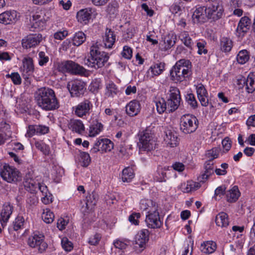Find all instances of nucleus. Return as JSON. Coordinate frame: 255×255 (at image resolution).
Segmentation results:
<instances>
[{
  "mask_svg": "<svg viewBox=\"0 0 255 255\" xmlns=\"http://www.w3.org/2000/svg\"><path fill=\"white\" fill-rule=\"evenodd\" d=\"M35 99L37 105L45 111H53L60 107L54 91L49 88H41L35 93Z\"/></svg>",
  "mask_w": 255,
  "mask_h": 255,
  "instance_id": "1",
  "label": "nucleus"
},
{
  "mask_svg": "<svg viewBox=\"0 0 255 255\" xmlns=\"http://www.w3.org/2000/svg\"><path fill=\"white\" fill-rule=\"evenodd\" d=\"M109 59L108 53L100 51L99 47L93 44L90 47L89 56L83 59V64L89 67L98 69L103 67Z\"/></svg>",
  "mask_w": 255,
  "mask_h": 255,
  "instance_id": "2",
  "label": "nucleus"
},
{
  "mask_svg": "<svg viewBox=\"0 0 255 255\" xmlns=\"http://www.w3.org/2000/svg\"><path fill=\"white\" fill-rule=\"evenodd\" d=\"M191 75V62L185 59L177 61L170 71L171 80L176 83L184 81L185 78L189 77Z\"/></svg>",
  "mask_w": 255,
  "mask_h": 255,
  "instance_id": "3",
  "label": "nucleus"
},
{
  "mask_svg": "<svg viewBox=\"0 0 255 255\" xmlns=\"http://www.w3.org/2000/svg\"><path fill=\"white\" fill-rule=\"evenodd\" d=\"M139 148L142 150L150 151L156 147V141L153 135L148 129L139 132L138 134Z\"/></svg>",
  "mask_w": 255,
  "mask_h": 255,
  "instance_id": "4",
  "label": "nucleus"
},
{
  "mask_svg": "<svg viewBox=\"0 0 255 255\" xmlns=\"http://www.w3.org/2000/svg\"><path fill=\"white\" fill-rule=\"evenodd\" d=\"M56 69L62 73L67 72L74 75H80L86 72V69L83 66L71 60L58 63Z\"/></svg>",
  "mask_w": 255,
  "mask_h": 255,
  "instance_id": "5",
  "label": "nucleus"
},
{
  "mask_svg": "<svg viewBox=\"0 0 255 255\" xmlns=\"http://www.w3.org/2000/svg\"><path fill=\"white\" fill-rule=\"evenodd\" d=\"M198 121L194 116L185 115L180 119V129L185 134H190L195 131L198 128Z\"/></svg>",
  "mask_w": 255,
  "mask_h": 255,
  "instance_id": "6",
  "label": "nucleus"
},
{
  "mask_svg": "<svg viewBox=\"0 0 255 255\" xmlns=\"http://www.w3.org/2000/svg\"><path fill=\"white\" fill-rule=\"evenodd\" d=\"M0 174L1 178L8 183L15 182L20 177L19 171L6 163L0 167Z\"/></svg>",
  "mask_w": 255,
  "mask_h": 255,
  "instance_id": "7",
  "label": "nucleus"
},
{
  "mask_svg": "<svg viewBox=\"0 0 255 255\" xmlns=\"http://www.w3.org/2000/svg\"><path fill=\"white\" fill-rule=\"evenodd\" d=\"M44 235L39 232H34L28 239V245L33 248H36L38 251L42 253L47 248V244L44 241Z\"/></svg>",
  "mask_w": 255,
  "mask_h": 255,
  "instance_id": "8",
  "label": "nucleus"
},
{
  "mask_svg": "<svg viewBox=\"0 0 255 255\" xmlns=\"http://www.w3.org/2000/svg\"><path fill=\"white\" fill-rule=\"evenodd\" d=\"M157 208V206H153L152 210H149L148 214L146 215L145 223L149 228L159 229L162 225Z\"/></svg>",
  "mask_w": 255,
  "mask_h": 255,
  "instance_id": "9",
  "label": "nucleus"
},
{
  "mask_svg": "<svg viewBox=\"0 0 255 255\" xmlns=\"http://www.w3.org/2000/svg\"><path fill=\"white\" fill-rule=\"evenodd\" d=\"M169 93V98L167 101V112L172 113L178 108L181 98L179 90L176 87H171Z\"/></svg>",
  "mask_w": 255,
  "mask_h": 255,
  "instance_id": "10",
  "label": "nucleus"
},
{
  "mask_svg": "<svg viewBox=\"0 0 255 255\" xmlns=\"http://www.w3.org/2000/svg\"><path fill=\"white\" fill-rule=\"evenodd\" d=\"M85 83L80 80H74L69 82L67 87L72 97H80L84 94Z\"/></svg>",
  "mask_w": 255,
  "mask_h": 255,
  "instance_id": "11",
  "label": "nucleus"
},
{
  "mask_svg": "<svg viewBox=\"0 0 255 255\" xmlns=\"http://www.w3.org/2000/svg\"><path fill=\"white\" fill-rule=\"evenodd\" d=\"M207 20L209 19L214 21L221 18L224 13V8L222 1L216 2L212 7L207 8Z\"/></svg>",
  "mask_w": 255,
  "mask_h": 255,
  "instance_id": "12",
  "label": "nucleus"
},
{
  "mask_svg": "<svg viewBox=\"0 0 255 255\" xmlns=\"http://www.w3.org/2000/svg\"><path fill=\"white\" fill-rule=\"evenodd\" d=\"M42 39L40 33L30 34L22 40V46L23 48L28 49L38 45Z\"/></svg>",
  "mask_w": 255,
  "mask_h": 255,
  "instance_id": "13",
  "label": "nucleus"
},
{
  "mask_svg": "<svg viewBox=\"0 0 255 255\" xmlns=\"http://www.w3.org/2000/svg\"><path fill=\"white\" fill-rule=\"evenodd\" d=\"M22 67H21L22 76L25 79H28L34 71L33 60L30 57H25L22 61Z\"/></svg>",
  "mask_w": 255,
  "mask_h": 255,
  "instance_id": "14",
  "label": "nucleus"
},
{
  "mask_svg": "<svg viewBox=\"0 0 255 255\" xmlns=\"http://www.w3.org/2000/svg\"><path fill=\"white\" fill-rule=\"evenodd\" d=\"M207 7L205 6H197L192 14L194 23H204L207 20Z\"/></svg>",
  "mask_w": 255,
  "mask_h": 255,
  "instance_id": "15",
  "label": "nucleus"
},
{
  "mask_svg": "<svg viewBox=\"0 0 255 255\" xmlns=\"http://www.w3.org/2000/svg\"><path fill=\"white\" fill-rule=\"evenodd\" d=\"M149 239V231L143 229L139 231L135 237V248L139 247V252H142L145 248V244Z\"/></svg>",
  "mask_w": 255,
  "mask_h": 255,
  "instance_id": "16",
  "label": "nucleus"
},
{
  "mask_svg": "<svg viewBox=\"0 0 255 255\" xmlns=\"http://www.w3.org/2000/svg\"><path fill=\"white\" fill-rule=\"evenodd\" d=\"M94 10L92 8L82 9L77 13V19L82 24H87L92 18Z\"/></svg>",
  "mask_w": 255,
  "mask_h": 255,
  "instance_id": "17",
  "label": "nucleus"
},
{
  "mask_svg": "<svg viewBox=\"0 0 255 255\" xmlns=\"http://www.w3.org/2000/svg\"><path fill=\"white\" fill-rule=\"evenodd\" d=\"M93 105L91 102L89 100H85L76 106L75 114L79 117H82L89 113Z\"/></svg>",
  "mask_w": 255,
  "mask_h": 255,
  "instance_id": "18",
  "label": "nucleus"
},
{
  "mask_svg": "<svg viewBox=\"0 0 255 255\" xmlns=\"http://www.w3.org/2000/svg\"><path fill=\"white\" fill-rule=\"evenodd\" d=\"M19 16L16 11H7L0 14V22L8 24L15 22Z\"/></svg>",
  "mask_w": 255,
  "mask_h": 255,
  "instance_id": "19",
  "label": "nucleus"
},
{
  "mask_svg": "<svg viewBox=\"0 0 255 255\" xmlns=\"http://www.w3.org/2000/svg\"><path fill=\"white\" fill-rule=\"evenodd\" d=\"M204 172L201 174L198 178V180L204 183L214 173V162L211 160H208L204 164Z\"/></svg>",
  "mask_w": 255,
  "mask_h": 255,
  "instance_id": "20",
  "label": "nucleus"
},
{
  "mask_svg": "<svg viewBox=\"0 0 255 255\" xmlns=\"http://www.w3.org/2000/svg\"><path fill=\"white\" fill-rule=\"evenodd\" d=\"M126 111L128 115L130 117H134L140 112L141 107L139 102L133 100L128 104L126 107Z\"/></svg>",
  "mask_w": 255,
  "mask_h": 255,
  "instance_id": "21",
  "label": "nucleus"
},
{
  "mask_svg": "<svg viewBox=\"0 0 255 255\" xmlns=\"http://www.w3.org/2000/svg\"><path fill=\"white\" fill-rule=\"evenodd\" d=\"M176 35L168 34L162 38L160 43V48L161 50L166 51L170 49L176 43Z\"/></svg>",
  "mask_w": 255,
  "mask_h": 255,
  "instance_id": "22",
  "label": "nucleus"
},
{
  "mask_svg": "<svg viewBox=\"0 0 255 255\" xmlns=\"http://www.w3.org/2000/svg\"><path fill=\"white\" fill-rule=\"evenodd\" d=\"M13 207L8 203H5L0 213V222L1 226L3 227L9 219L12 212Z\"/></svg>",
  "mask_w": 255,
  "mask_h": 255,
  "instance_id": "23",
  "label": "nucleus"
},
{
  "mask_svg": "<svg viewBox=\"0 0 255 255\" xmlns=\"http://www.w3.org/2000/svg\"><path fill=\"white\" fill-rule=\"evenodd\" d=\"M251 23V20L248 17L244 16L242 17L237 28V32L240 35H243L249 29Z\"/></svg>",
  "mask_w": 255,
  "mask_h": 255,
  "instance_id": "24",
  "label": "nucleus"
},
{
  "mask_svg": "<svg viewBox=\"0 0 255 255\" xmlns=\"http://www.w3.org/2000/svg\"><path fill=\"white\" fill-rule=\"evenodd\" d=\"M116 41V35L111 29L107 28L105 36L103 38V42L105 47L111 48Z\"/></svg>",
  "mask_w": 255,
  "mask_h": 255,
  "instance_id": "25",
  "label": "nucleus"
},
{
  "mask_svg": "<svg viewBox=\"0 0 255 255\" xmlns=\"http://www.w3.org/2000/svg\"><path fill=\"white\" fill-rule=\"evenodd\" d=\"M99 196L98 194L93 191L91 193H89L88 195L86 197V207L83 212H86V210H88L89 209H92L93 207H94L98 200Z\"/></svg>",
  "mask_w": 255,
  "mask_h": 255,
  "instance_id": "26",
  "label": "nucleus"
},
{
  "mask_svg": "<svg viewBox=\"0 0 255 255\" xmlns=\"http://www.w3.org/2000/svg\"><path fill=\"white\" fill-rule=\"evenodd\" d=\"M165 136L164 140L167 144L170 145L171 147L176 146L178 143V138L177 135L170 130L165 131Z\"/></svg>",
  "mask_w": 255,
  "mask_h": 255,
  "instance_id": "27",
  "label": "nucleus"
},
{
  "mask_svg": "<svg viewBox=\"0 0 255 255\" xmlns=\"http://www.w3.org/2000/svg\"><path fill=\"white\" fill-rule=\"evenodd\" d=\"M69 128L78 133H81L85 130L82 122L78 120H71L69 124Z\"/></svg>",
  "mask_w": 255,
  "mask_h": 255,
  "instance_id": "28",
  "label": "nucleus"
},
{
  "mask_svg": "<svg viewBox=\"0 0 255 255\" xmlns=\"http://www.w3.org/2000/svg\"><path fill=\"white\" fill-rule=\"evenodd\" d=\"M240 195V193L238 187L235 186L226 192L227 200L229 202H235L238 199Z\"/></svg>",
  "mask_w": 255,
  "mask_h": 255,
  "instance_id": "29",
  "label": "nucleus"
},
{
  "mask_svg": "<svg viewBox=\"0 0 255 255\" xmlns=\"http://www.w3.org/2000/svg\"><path fill=\"white\" fill-rule=\"evenodd\" d=\"M215 222L219 227H226L229 223L228 215L225 212H220L216 216Z\"/></svg>",
  "mask_w": 255,
  "mask_h": 255,
  "instance_id": "30",
  "label": "nucleus"
},
{
  "mask_svg": "<svg viewBox=\"0 0 255 255\" xmlns=\"http://www.w3.org/2000/svg\"><path fill=\"white\" fill-rule=\"evenodd\" d=\"M216 249V244L212 241H207L201 245L200 250L204 254H210L215 252Z\"/></svg>",
  "mask_w": 255,
  "mask_h": 255,
  "instance_id": "31",
  "label": "nucleus"
},
{
  "mask_svg": "<svg viewBox=\"0 0 255 255\" xmlns=\"http://www.w3.org/2000/svg\"><path fill=\"white\" fill-rule=\"evenodd\" d=\"M103 125L98 121H93L89 127V135L95 136L99 134L103 129Z\"/></svg>",
  "mask_w": 255,
  "mask_h": 255,
  "instance_id": "32",
  "label": "nucleus"
},
{
  "mask_svg": "<svg viewBox=\"0 0 255 255\" xmlns=\"http://www.w3.org/2000/svg\"><path fill=\"white\" fill-rule=\"evenodd\" d=\"M244 84H246L247 92L252 93L255 90V77L250 74L246 80H244Z\"/></svg>",
  "mask_w": 255,
  "mask_h": 255,
  "instance_id": "33",
  "label": "nucleus"
},
{
  "mask_svg": "<svg viewBox=\"0 0 255 255\" xmlns=\"http://www.w3.org/2000/svg\"><path fill=\"white\" fill-rule=\"evenodd\" d=\"M165 63L164 62H158L154 63L150 67L149 70L151 71L152 76H158L160 75L164 70Z\"/></svg>",
  "mask_w": 255,
  "mask_h": 255,
  "instance_id": "34",
  "label": "nucleus"
},
{
  "mask_svg": "<svg viewBox=\"0 0 255 255\" xmlns=\"http://www.w3.org/2000/svg\"><path fill=\"white\" fill-rule=\"evenodd\" d=\"M179 37L187 47L190 49L192 48L194 42L187 31L181 32L179 35Z\"/></svg>",
  "mask_w": 255,
  "mask_h": 255,
  "instance_id": "35",
  "label": "nucleus"
},
{
  "mask_svg": "<svg viewBox=\"0 0 255 255\" xmlns=\"http://www.w3.org/2000/svg\"><path fill=\"white\" fill-rule=\"evenodd\" d=\"M134 177V174L132 168L128 167L123 170L122 179L124 182H129Z\"/></svg>",
  "mask_w": 255,
  "mask_h": 255,
  "instance_id": "36",
  "label": "nucleus"
},
{
  "mask_svg": "<svg viewBox=\"0 0 255 255\" xmlns=\"http://www.w3.org/2000/svg\"><path fill=\"white\" fill-rule=\"evenodd\" d=\"M220 46L222 51L230 52L233 47V42L230 38L223 37L221 39Z\"/></svg>",
  "mask_w": 255,
  "mask_h": 255,
  "instance_id": "37",
  "label": "nucleus"
},
{
  "mask_svg": "<svg viewBox=\"0 0 255 255\" xmlns=\"http://www.w3.org/2000/svg\"><path fill=\"white\" fill-rule=\"evenodd\" d=\"M39 183L34 179L30 178L26 179L24 185L26 190L31 193L34 192L38 188Z\"/></svg>",
  "mask_w": 255,
  "mask_h": 255,
  "instance_id": "38",
  "label": "nucleus"
},
{
  "mask_svg": "<svg viewBox=\"0 0 255 255\" xmlns=\"http://www.w3.org/2000/svg\"><path fill=\"white\" fill-rule=\"evenodd\" d=\"M119 92L117 87L113 82L107 85L105 94L108 97H114L118 94Z\"/></svg>",
  "mask_w": 255,
  "mask_h": 255,
  "instance_id": "39",
  "label": "nucleus"
},
{
  "mask_svg": "<svg viewBox=\"0 0 255 255\" xmlns=\"http://www.w3.org/2000/svg\"><path fill=\"white\" fill-rule=\"evenodd\" d=\"M157 112L161 114L166 110L167 111V102H166L163 98H158L155 100Z\"/></svg>",
  "mask_w": 255,
  "mask_h": 255,
  "instance_id": "40",
  "label": "nucleus"
},
{
  "mask_svg": "<svg viewBox=\"0 0 255 255\" xmlns=\"http://www.w3.org/2000/svg\"><path fill=\"white\" fill-rule=\"evenodd\" d=\"M154 206H157L155 202L150 200H142L140 202V208L142 211L147 212L148 214V211L151 210L152 207Z\"/></svg>",
  "mask_w": 255,
  "mask_h": 255,
  "instance_id": "41",
  "label": "nucleus"
},
{
  "mask_svg": "<svg viewBox=\"0 0 255 255\" xmlns=\"http://www.w3.org/2000/svg\"><path fill=\"white\" fill-rule=\"evenodd\" d=\"M250 55L249 52L246 50H242L239 51L237 56L238 62L241 64H244L249 61Z\"/></svg>",
  "mask_w": 255,
  "mask_h": 255,
  "instance_id": "42",
  "label": "nucleus"
},
{
  "mask_svg": "<svg viewBox=\"0 0 255 255\" xmlns=\"http://www.w3.org/2000/svg\"><path fill=\"white\" fill-rule=\"evenodd\" d=\"M86 40V35L82 31L76 32L73 39V44L78 46L81 45Z\"/></svg>",
  "mask_w": 255,
  "mask_h": 255,
  "instance_id": "43",
  "label": "nucleus"
},
{
  "mask_svg": "<svg viewBox=\"0 0 255 255\" xmlns=\"http://www.w3.org/2000/svg\"><path fill=\"white\" fill-rule=\"evenodd\" d=\"M34 145L36 148L40 150L44 155H48L50 152V149L48 145L41 141L35 142Z\"/></svg>",
  "mask_w": 255,
  "mask_h": 255,
  "instance_id": "44",
  "label": "nucleus"
},
{
  "mask_svg": "<svg viewBox=\"0 0 255 255\" xmlns=\"http://www.w3.org/2000/svg\"><path fill=\"white\" fill-rule=\"evenodd\" d=\"M42 218L44 222L47 224H50L53 222L54 215L53 213L51 212L49 209H46L43 210Z\"/></svg>",
  "mask_w": 255,
  "mask_h": 255,
  "instance_id": "45",
  "label": "nucleus"
},
{
  "mask_svg": "<svg viewBox=\"0 0 255 255\" xmlns=\"http://www.w3.org/2000/svg\"><path fill=\"white\" fill-rule=\"evenodd\" d=\"M119 7V3L116 0L112 1L108 5L107 11L110 15L117 14Z\"/></svg>",
  "mask_w": 255,
  "mask_h": 255,
  "instance_id": "46",
  "label": "nucleus"
},
{
  "mask_svg": "<svg viewBox=\"0 0 255 255\" xmlns=\"http://www.w3.org/2000/svg\"><path fill=\"white\" fill-rule=\"evenodd\" d=\"M101 150L105 152L110 151L114 148L113 143L108 138H103Z\"/></svg>",
  "mask_w": 255,
  "mask_h": 255,
  "instance_id": "47",
  "label": "nucleus"
},
{
  "mask_svg": "<svg viewBox=\"0 0 255 255\" xmlns=\"http://www.w3.org/2000/svg\"><path fill=\"white\" fill-rule=\"evenodd\" d=\"M220 149L218 147L213 148L212 149L207 151L206 155L209 160H213L217 158L219 154Z\"/></svg>",
  "mask_w": 255,
  "mask_h": 255,
  "instance_id": "48",
  "label": "nucleus"
},
{
  "mask_svg": "<svg viewBox=\"0 0 255 255\" xmlns=\"http://www.w3.org/2000/svg\"><path fill=\"white\" fill-rule=\"evenodd\" d=\"M80 162L82 163V165L84 167L88 166L91 162L89 154L87 152H81L80 153Z\"/></svg>",
  "mask_w": 255,
  "mask_h": 255,
  "instance_id": "49",
  "label": "nucleus"
},
{
  "mask_svg": "<svg viewBox=\"0 0 255 255\" xmlns=\"http://www.w3.org/2000/svg\"><path fill=\"white\" fill-rule=\"evenodd\" d=\"M186 100L188 104L190 105L193 108L195 109L197 107V102L194 94L192 93L188 94L186 97Z\"/></svg>",
  "mask_w": 255,
  "mask_h": 255,
  "instance_id": "50",
  "label": "nucleus"
},
{
  "mask_svg": "<svg viewBox=\"0 0 255 255\" xmlns=\"http://www.w3.org/2000/svg\"><path fill=\"white\" fill-rule=\"evenodd\" d=\"M121 55L125 59H130L132 56V50L130 47L125 46L123 47Z\"/></svg>",
  "mask_w": 255,
  "mask_h": 255,
  "instance_id": "51",
  "label": "nucleus"
},
{
  "mask_svg": "<svg viewBox=\"0 0 255 255\" xmlns=\"http://www.w3.org/2000/svg\"><path fill=\"white\" fill-rule=\"evenodd\" d=\"M43 12L41 10H39L33 13L32 15V18H30V20L37 23L39 21H42L43 18Z\"/></svg>",
  "mask_w": 255,
  "mask_h": 255,
  "instance_id": "52",
  "label": "nucleus"
},
{
  "mask_svg": "<svg viewBox=\"0 0 255 255\" xmlns=\"http://www.w3.org/2000/svg\"><path fill=\"white\" fill-rule=\"evenodd\" d=\"M38 64L42 66L45 65L49 61L48 56H46L45 52L41 51L38 54Z\"/></svg>",
  "mask_w": 255,
  "mask_h": 255,
  "instance_id": "53",
  "label": "nucleus"
},
{
  "mask_svg": "<svg viewBox=\"0 0 255 255\" xmlns=\"http://www.w3.org/2000/svg\"><path fill=\"white\" fill-rule=\"evenodd\" d=\"M63 248L66 251H70L73 249L72 243L67 238H64L61 241Z\"/></svg>",
  "mask_w": 255,
  "mask_h": 255,
  "instance_id": "54",
  "label": "nucleus"
},
{
  "mask_svg": "<svg viewBox=\"0 0 255 255\" xmlns=\"http://www.w3.org/2000/svg\"><path fill=\"white\" fill-rule=\"evenodd\" d=\"M24 220L22 217H17L13 223V229L17 231L23 226Z\"/></svg>",
  "mask_w": 255,
  "mask_h": 255,
  "instance_id": "55",
  "label": "nucleus"
},
{
  "mask_svg": "<svg viewBox=\"0 0 255 255\" xmlns=\"http://www.w3.org/2000/svg\"><path fill=\"white\" fill-rule=\"evenodd\" d=\"M221 167L222 169L216 168L215 170L216 174L218 175H225L227 173L226 169L228 168V164L226 163H222L221 165Z\"/></svg>",
  "mask_w": 255,
  "mask_h": 255,
  "instance_id": "56",
  "label": "nucleus"
},
{
  "mask_svg": "<svg viewBox=\"0 0 255 255\" xmlns=\"http://www.w3.org/2000/svg\"><path fill=\"white\" fill-rule=\"evenodd\" d=\"M206 42L204 41L198 42L197 43V46L198 47V53L200 55L202 54H207L208 50L205 48Z\"/></svg>",
  "mask_w": 255,
  "mask_h": 255,
  "instance_id": "57",
  "label": "nucleus"
},
{
  "mask_svg": "<svg viewBox=\"0 0 255 255\" xmlns=\"http://www.w3.org/2000/svg\"><path fill=\"white\" fill-rule=\"evenodd\" d=\"M135 33V30L134 28L133 27H129L127 29L124 36L125 39L128 40L133 37Z\"/></svg>",
  "mask_w": 255,
  "mask_h": 255,
  "instance_id": "58",
  "label": "nucleus"
},
{
  "mask_svg": "<svg viewBox=\"0 0 255 255\" xmlns=\"http://www.w3.org/2000/svg\"><path fill=\"white\" fill-rule=\"evenodd\" d=\"M157 173L158 176H156V180L159 182L165 181L166 172L162 168H158L157 169Z\"/></svg>",
  "mask_w": 255,
  "mask_h": 255,
  "instance_id": "59",
  "label": "nucleus"
},
{
  "mask_svg": "<svg viewBox=\"0 0 255 255\" xmlns=\"http://www.w3.org/2000/svg\"><path fill=\"white\" fill-rule=\"evenodd\" d=\"M226 187L225 185H222L216 188L215 191V197L217 199L219 196L221 198L222 196L224 195L226 193L225 192Z\"/></svg>",
  "mask_w": 255,
  "mask_h": 255,
  "instance_id": "60",
  "label": "nucleus"
},
{
  "mask_svg": "<svg viewBox=\"0 0 255 255\" xmlns=\"http://www.w3.org/2000/svg\"><path fill=\"white\" fill-rule=\"evenodd\" d=\"M101 239V236L99 234H96L93 236H91L89 240V243L91 245H97Z\"/></svg>",
  "mask_w": 255,
  "mask_h": 255,
  "instance_id": "61",
  "label": "nucleus"
},
{
  "mask_svg": "<svg viewBox=\"0 0 255 255\" xmlns=\"http://www.w3.org/2000/svg\"><path fill=\"white\" fill-rule=\"evenodd\" d=\"M196 92L198 97H199V96H203L208 95L206 89L205 88L204 85L201 84H199L198 86H197Z\"/></svg>",
  "mask_w": 255,
  "mask_h": 255,
  "instance_id": "62",
  "label": "nucleus"
},
{
  "mask_svg": "<svg viewBox=\"0 0 255 255\" xmlns=\"http://www.w3.org/2000/svg\"><path fill=\"white\" fill-rule=\"evenodd\" d=\"M222 143L224 149L226 152L228 151L230 149L232 146V141L228 137H225L222 140Z\"/></svg>",
  "mask_w": 255,
  "mask_h": 255,
  "instance_id": "63",
  "label": "nucleus"
},
{
  "mask_svg": "<svg viewBox=\"0 0 255 255\" xmlns=\"http://www.w3.org/2000/svg\"><path fill=\"white\" fill-rule=\"evenodd\" d=\"M35 133H37L36 125H29L28 127L25 136L31 137Z\"/></svg>",
  "mask_w": 255,
  "mask_h": 255,
  "instance_id": "64",
  "label": "nucleus"
}]
</instances>
